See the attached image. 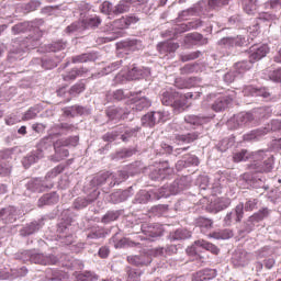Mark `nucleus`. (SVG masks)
Masks as SVG:
<instances>
[{"label": "nucleus", "instance_id": "obj_26", "mask_svg": "<svg viewBox=\"0 0 281 281\" xmlns=\"http://www.w3.org/2000/svg\"><path fill=\"white\" fill-rule=\"evenodd\" d=\"M233 216H235V223H240L243 221V216H245V204H237Z\"/></svg>", "mask_w": 281, "mask_h": 281}, {"label": "nucleus", "instance_id": "obj_7", "mask_svg": "<svg viewBox=\"0 0 281 281\" xmlns=\"http://www.w3.org/2000/svg\"><path fill=\"white\" fill-rule=\"evenodd\" d=\"M203 25V22L201 20H194L189 23H182L180 25L176 26L177 34H183V32H190V30H198V27H201Z\"/></svg>", "mask_w": 281, "mask_h": 281}, {"label": "nucleus", "instance_id": "obj_32", "mask_svg": "<svg viewBox=\"0 0 281 281\" xmlns=\"http://www.w3.org/2000/svg\"><path fill=\"white\" fill-rule=\"evenodd\" d=\"M50 147H52V139L49 138V136L42 138L37 145V148L38 150H41V153H43V150H48V148Z\"/></svg>", "mask_w": 281, "mask_h": 281}, {"label": "nucleus", "instance_id": "obj_17", "mask_svg": "<svg viewBox=\"0 0 281 281\" xmlns=\"http://www.w3.org/2000/svg\"><path fill=\"white\" fill-rule=\"evenodd\" d=\"M267 216H269V209L265 207V209L259 210L254 215H251L249 217V222L250 223H260V221H265V218H267Z\"/></svg>", "mask_w": 281, "mask_h": 281}, {"label": "nucleus", "instance_id": "obj_12", "mask_svg": "<svg viewBox=\"0 0 281 281\" xmlns=\"http://www.w3.org/2000/svg\"><path fill=\"white\" fill-rule=\"evenodd\" d=\"M89 71L87 68H72L70 71H68L66 75L63 76V80L65 82H69L70 80H76L78 76H85Z\"/></svg>", "mask_w": 281, "mask_h": 281}, {"label": "nucleus", "instance_id": "obj_9", "mask_svg": "<svg viewBox=\"0 0 281 281\" xmlns=\"http://www.w3.org/2000/svg\"><path fill=\"white\" fill-rule=\"evenodd\" d=\"M32 260L33 262H35V265H56V257L54 256H45L43 254H36L32 256Z\"/></svg>", "mask_w": 281, "mask_h": 281}, {"label": "nucleus", "instance_id": "obj_27", "mask_svg": "<svg viewBox=\"0 0 281 281\" xmlns=\"http://www.w3.org/2000/svg\"><path fill=\"white\" fill-rule=\"evenodd\" d=\"M120 218V213L115 211H109L101 220L102 223H113V221H117Z\"/></svg>", "mask_w": 281, "mask_h": 281}, {"label": "nucleus", "instance_id": "obj_44", "mask_svg": "<svg viewBox=\"0 0 281 281\" xmlns=\"http://www.w3.org/2000/svg\"><path fill=\"white\" fill-rule=\"evenodd\" d=\"M270 80H273V82H281V68L270 74Z\"/></svg>", "mask_w": 281, "mask_h": 281}, {"label": "nucleus", "instance_id": "obj_64", "mask_svg": "<svg viewBox=\"0 0 281 281\" xmlns=\"http://www.w3.org/2000/svg\"><path fill=\"white\" fill-rule=\"evenodd\" d=\"M70 109L71 111H76V113H78L79 115H82V112L85 111V109L80 105H74Z\"/></svg>", "mask_w": 281, "mask_h": 281}, {"label": "nucleus", "instance_id": "obj_57", "mask_svg": "<svg viewBox=\"0 0 281 281\" xmlns=\"http://www.w3.org/2000/svg\"><path fill=\"white\" fill-rule=\"evenodd\" d=\"M133 135H135V131L125 132V133L121 136V139H122V142H128V139H131V137H133Z\"/></svg>", "mask_w": 281, "mask_h": 281}, {"label": "nucleus", "instance_id": "obj_30", "mask_svg": "<svg viewBox=\"0 0 281 281\" xmlns=\"http://www.w3.org/2000/svg\"><path fill=\"white\" fill-rule=\"evenodd\" d=\"M201 56V50H195L186 55H180V60L182 63H188L190 60H196V58H200Z\"/></svg>", "mask_w": 281, "mask_h": 281}, {"label": "nucleus", "instance_id": "obj_11", "mask_svg": "<svg viewBox=\"0 0 281 281\" xmlns=\"http://www.w3.org/2000/svg\"><path fill=\"white\" fill-rule=\"evenodd\" d=\"M229 104H232V99H229L228 97H220L213 103L212 109H213V111L218 113L221 111H225L227 109V106H229Z\"/></svg>", "mask_w": 281, "mask_h": 281}, {"label": "nucleus", "instance_id": "obj_61", "mask_svg": "<svg viewBox=\"0 0 281 281\" xmlns=\"http://www.w3.org/2000/svg\"><path fill=\"white\" fill-rule=\"evenodd\" d=\"M104 142H115V135L113 133H106L103 135Z\"/></svg>", "mask_w": 281, "mask_h": 281}, {"label": "nucleus", "instance_id": "obj_53", "mask_svg": "<svg viewBox=\"0 0 281 281\" xmlns=\"http://www.w3.org/2000/svg\"><path fill=\"white\" fill-rule=\"evenodd\" d=\"M181 74H192L194 71V66L187 64L184 67L180 69Z\"/></svg>", "mask_w": 281, "mask_h": 281}, {"label": "nucleus", "instance_id": "obj_13", "mask_svg": "<svg viewBox=\"0 0 281 281\" xmlns=\"http://www.w3.org/2000/svg\"><path fill=\"white\" fill-rule=\"evenodd\" d=\"M196 139H199V133L196 132L176 136L177 144H192V142H196Z\"/></svg>", "mask_w": 281, "mask_h": 281}, {"label": "nucleus", "instance_id": "obj_33", "mask_svg": "<svg viewBox=\"0 0 281 281\" xmlns=\"http://www.w3.org/2000/svg\"><path fill=\"white\" fill-rule=\"evenodd\" d=\"M251 170H256V172H271V166L269 164H266V166H262L260 164H254L250 165Z\"/></svg>", "mask_w": 281, "mask_h": 281}, {"label": "nucleus", "instance_id": "obj_48", "mask_svg": "<svg viewBox=\"0 0 281 281\" xmlns=\"http://www.w3.org/2000/svg\"><path fill=\"white\" fill-rule=\"evenodd\" d=\"M255 95L260 98H269L271 93H269V90H267V88H260V89H257V92Z\"/></svg>", "mask_w": 281, "mask_h": 281}, {"label": "nucleus", "instance_id": "obj_6", "mask_svg": "<svg viewBox=\"0 0 281 281\" xmlns=\"http://www.w3.org/2000/svg\"><path fill=\"white\" fill-rule=\"evenodd\" d=\"M55 155L53 156V161H63L69 157V149L65 148L63 142L56 140L54 144Z\"/></svg>", "mask_w": 281, "mask_h": 281}, {"label": "nucleus", "instance_id": "obj_21", "mask_svg": "<svg viewBox=\"0 0 281 281\" xmlns=\"http://www.w3.org/2000/svg\"><path fill=\"white\" fill-rule=\"evenodd\" d=\"M102 21L98 16H90L82 20V25L83 27H86V30H89L91 27H98V25H100Z\"/></svg>", "mask_w": 281, "mask_h": 281}, {"label": "nucleus", "instance_id": "obj_23", "mask_svg": "<svg viewBox=\"0 0 281 281\" xmlns=\"http://www.w3.org/2000/svg\"><path fill=\"white\" fill-rule=\"evenodd\" d=\"M244 10L246 14H255L256 10H258V0H246Z\"/></svg>", "mask_w": 281, "mask_h": 281}, {"label": "nucleus", "instance_id": "obj_37", "mask_svg": "<svg viewBox=\"0 0 281 281\" xmlns=\"http://www.w3.org/2000/svg\"><path fill=\"white\" fill-rule=\"evenodd\" d=\"M127 260L128 262L135 265L136 267L146 265V262H144V256L127 257Z\"/></svg>", "mask_w": 281, "mask_h": 281}, {"label": "nucleus", "instance_id": "obj_47", "mask_svg": "<svg viewBox=\"0 0 281 281\" xmlns=\"http://www.w3.org/2000/svg\"><path fill=\"white\" fill-rule=\"evenodd\" d=\"M245 45V38L241 36L233 37V47H243Z\"/></svg>", "mask_w": 281, "mask_h": 281}, {"label": "nucleus", "instance_id": "obj_24", "mask_svg": "<svg viewBox=\"0 0 281 281\" xmlns=\"http://www.w3.org/2000/svg\"><path fill=\"white\" fill-rule=\"evenodd\" d=\"M247 159H249V151H247V149H241L233 155V161H235V164L247 161Z\"/></svg>", "mask_w": 281, "mask_h": 281}, {"label": "nucleus", "instance_id": "obj_19", "mask_svg": "<svg viewBox=\"0 0 281 281\" xmlns=\"http://www.w3.org/2000/svg\"><path fill=\"white\" fill-rule=\"evenodd\" d=\"M40 205H52V203H58V195L56 193L44 194L40 201Z\"/></svg>", "mask_w": 281, "mask_h": 281}, {"label": "nucleus", "instance_id": "obj_10", "mask_svg": "<svg viewBox=\"0 0 281 281\" xmlns=\"http://www.w3.org/2000/svg\"><path fill=\"white\" fill-rule=\"evenodd\" d=\"M159 54H172L179 49V44L175 42H162L157 45Z\"/></svg>", "mask_w": 281, "mask_h": 281}, {"label": "nucleus", "instance_id": "obj_28", "mask_svg": "<svg viewBox=\"0 0 281 281\" xmlns=\"http://www.w3.org/2000/svg\"><path fill=\"white\" fill-rule=\"evenodd\" d=\"M86 89V86L83 82H77L69 89L70 95H80Z\"/></svg>", "mask_w": 281, "mask_h": 281}, {"label": "nucleus", "instance_id": "obj_49", "mask_svg": "<svg viewBox=\"0 0 281 281\" xmlns=\"http://www.w3.org/2000/svg\"><path fill=\"white\" fill-rule=\"evenodd\" d=\"M270 131H281V121L280 120H272L270 123Z\"/></svg>", "mask_w": 281, "mask_h": 281}, {"label": "nucleus", "instance_id": "obj_45", "mask_svg": "<svg viewBox=\"0 0 281 281\" xmlns=\"http://www.w3.org/2000/svg\"><path fill=\"white\" fill-rule=\"evenodd\" d=\"M258 19H260L261 21H273L276 19V15L269 12H261L259 13Z\"/></svg>", "mask_w": 281, "mask_h": 281}, {"label": "nucleus", "instance_id": "obj_39", "mask_svg": "<svg viewBox=\"0 0 281 281\" xmlns=\"http://www.w3.org/2000/svg\"><path fill=\"white\" fill-rule=\"evenodd\" d=\"M114 27H117V30H128V24L126 22V18L123 16L119 20H115Z\"/></svg>", "mask_w": 281, "mask_h": 281}, {"label": "nucleus", "instance_id": "obj_58", "mask_svg": "<svg viewBox=\"0 0 281 281\" xmlns=\"http://www.w3.org/2000/svg\"><path fill=\"white\" fill-rule=\"evenodd\" d=\"M109 254H110V250H109V248H106V247H101V248L99 249V256H100V258H108V257H109Z\"/></svg>", "mask_w": 281, "mask_h": 281}, {"label": "nucleus", "instance_id": "obj_16", "mask_svg": "<svg viewBox=\"0 0 281 281\" xmlns=\"http://www.w3.org/2000/svg\"><path fill=\"white\" fill-rule=\"evenodd\" d=\"M186 41H191L195 45H207V38L203 37L201 33H190L186 36Z\"/></svg>", "mask_w": 281, "mask_h": 281}, {"label": "nucleus", "instance_id": "obj_55", "mask_svg": "<svg viewBox=\"0 0 281 281\" xmlns=\"http://www.w3.org/2000/svg\"><path fill=\"white\" fill-rule=\"evenodd\" d=\"M266 8L270 7L271 10H273V8H277V5H281V0H270L268 2H266Z\"/></svg>", "mask_w": 281, "mask_h": 281}, {"label": "nucleus", "instance_id": "obj_36", "mask_svg": "<svg viewBox=\"0 0 281 281\" xmlns=\"http://www.w3.org/2000/svg\"><path fill=\"white\" fill-rule=\"evenodd\" d=\"M196 225L198 227H204L205 229H210V227H212L213 222L212 220H207L205 217H200L196 221Z\"/></svg>", "mask_w": 281, "mask_h": 281}, {"label": "nucleus", "instance_id": "obj_3", "mask_svg": "<svg viewBox=\"0 0 281 281\" xmlns=\"http://www.w3.org/2000/svg\"><path fill=\"white\" fill-rule=\"evenodd\" d=\"M196 247H202V249H205L206 251H211V254H214V256H218V254H221V249H218V247L203 239L196 240L194 243V246L189 247L187 249V254H189L190 256H196Z\"/></svg>", "mask_w": 281, "mask_h": 281}, {"label": "nucleus", "instance_id": "obj_42", "mask_svg": "<svg viewBox=\"0 0 281 281\" xmlns=\"http://www.w3.org/2000/svg\"><path fill=\"white\" fill-rule=\"evenodd\" d=\"M257 89L256 87L254 86H246L244 89H243V93L244 95H256V92H257Z\"/></svg>", "mask_w": 281, "mask_h": 281}, {"label": "nucleus", "instance_id": "obj_51", "mask_svg": "<svg viewBox=\"0 0 281 281\" xmlns=\"http://www.w3.org/2000/svg\"><path fill=\"white\" fill-rule=\"evenodd\" d=\"M142 277V272H136L131 270L128 274V281H139V278Z\"/></svg>", "mask_w": 281, "mask_h": 281}, {"label": "nucleus", "instance_id": "obj_4", "mask_svg": "<svg viewBox=\"0 0 281 281\" xmlns=\"http://www.w3.org/2000/svg\"><path fill=\"white\" fill-rule=\"evenodd\" d=\"M270 48L269 45L262 44V45H252L249 48V60L250 63H258V60H262L267 54H269Z\"/></svg>", "mask_w": 281, "mask_h": 281}, {"label": "nucleus", "instance_id": "obj_2", "mask_svg": "<svg viewBox=\"0 0 281 281\" xmlns=\"http://www.w3.org/2000/svg\"><path fill=\"white\" fill-rule=\"evenodd\" d=\"M168 113L166 112H149L142 117L143 126H149L153 128L155 124H159V122H167Z\"/></svg>", "mask_w": 281, "mask_h": 281}, {"label": "nucleus", "instance_id": "obj_62", "mask_svg": "<svg viewBox=\"0 0 281 281\" xmlns=\"http://www.w3.org/2000/svg\"><path fill=\"white\" fill-rule=\"evenodd\" d=\"M232 218H235L234 213H227V215L224 218L225 225H232Z\"/></svg>", "mask_w": 281, "mask_h": 281}, {"label": "nucleus", "instance_id": "obj_60", "mask_svg": "<svg viewBox=\"0 0 281 281\" xmlns=\"http://www.w3.org/2000/svg\"><path fill=\"white\" fill-rule=\"evenodd\" d=\"M114 100H124V91L123 90H116L114 92Z\"/></svg>", "mask_w": 281, "mask_h": 281}, {"label": "nucleus", "instance_id": "obj_34", "mask_svg": "<svg viewBox=\"0 0 281 281\" xmlns=\"http://www.w3.org/2000/svg\"><path fill=\"white\" fill-rule=\"evenodd\" d=\"M136 201L138 203H148V201H150V193L148 191H140L136 195Z\"/></svg>", "mask_w": 281, "mask_h": 281}, {"label": "nucleus", "instance_id": "obj_15", "mask_svg": "<svg viewBox=\"0 0 281 281\" xmlns=\"http://www.w3.org/2000/svg\"><path fill=\"white\" fill-rule=\"evenodd\" d=\"M210 117L207 116H195V115H188L184 117L187 124H191L192 126H201L207 122Z\"/></svg>", "mask_w": 281, "mask_h": 281}, {"label": "nucleus", "instance_id": "obj_35", "mask_svg": "<svg viewBox=\"0 0 281 281\" xmlns=\"http://www.w3.org/2000/svg\"><path fill=\"white\" fill-rule=\"evenodd\" d=\"M88 60H91L90 54H81L71 58V63L74 64L88 63Z\"/></svg>", "mask_w": 281, "mask_h": 281}, {"label": "nucleus", "instance_id": "obj_29", "mask_svg": "<svg viewBox=\"0 0 281 281\" xmlns=\"http://www.w3.org/2000/svg\"><path fill=\"white\" fill-rule=\"evenodd\" d=\"M57 140L61 142V144L66 147L67 146L76 147L78 146V142H80V138L78 136H70L68 138H60Z\"/></svg>", "mask_w": 281, "mask_h": 281}, {"label": "nucleus", "instance_id": "obj_25", "mask_svg": "<svg viewBox=\"0 0 281 281\" xmlns=\"http://www.w3.org/2000/svg\"><path fill=\"white\" fill-rule=\"evenodd\" d=\"M192 236L188 229H177L172 235L171 238L173 240H186V238H190Z\"/></svg>", "mask_w": 281, "mask_h": 281}, {"label": "nucleus", "instance_id": "obj_52", "mask_svg": "<svg viewBox=\"0 0 281 281\" xmlns=\"http://www.w3.org/2000/svg\"><path fill=\"white\" fill-rule=\"evenodd\" d=\"M32 128L35 133H43V131H45L46 126L43 123H35L32 125Z\"/></svg>", "mask_w": 281, "mask_h": 281}, {"label": "nucleus", "instance_id": "obj_59", "mask_svg": "<svg viewBox=\"0 0 281 281\" xmlns=\"http://www.w3.org/2000/svg\"><path fill=\"white\" fill-rule=\"evenodd\" d=\"M186 100H194V94L192 92H188L184 95L181 94V102H184Z\"/></svg>", "mask_w": 281, "mask_h": 281}, {"label": "nucleus", "instance_id": "obj_22", "mask_svg": "<svg viewBox=\"0 0 281 281\" xmlns=\"http://www.w3.org/2000/svg\"><path fill=\"white\" fill-rule=\"evenodd\" d=\"M100 277L92 271H85L77 276L78 281H98Z\"/></svg>", "mask_w": 281, "mask_h": 281}, {"label": "nucleus", "instance_id": "obj_31", "mask_svg": "<svg viewBox=\"0 0 281 281\" xmlns=\"http://www.w3.org/2000/svg\"><path fill=\"white\" fill-rule=\"evenodd\" d=\"M130 8L128 3L121 1L114 7L113 14H124V12H128Z\"/></svg>", "mask_w": 281, "mask_h": 281}, {"label": "nucleus", "instance_id": "obj_20", "mask_svg": "<svg viewBox=\"0 0 281 281\" xmlns=\"http://www.w3.org/2000/svg\"><path fill=\"white\" fill-rule=\"evenodd\" d=\"M254 67V64L251 63V59L238 61L235 64V69L237 74H245V71H249Z\"/></svg>", "mask_w": 281, "mask_h": 281}, {"label": "nucleus", "instance_id": "obj_14", "mask_svg": "<svg viewBox=\"0 0 281 281\" xmlns=\"http://www.w3.org/2000/svg\"><path fill=\"white\" fill-rule=\"evenodd\" d=\"M238 126H247L254 122V114L250 112L239 113L235 116Z\"/></svg>", "mask_w": 281, "mask_h": 281}, {"label": "nucleus", "instance_id": "obj_40", "mask_svg": "<svg viewBox=\"0 0 281 281\" xmlns=\"http://www.w3.org/2000/svg\"><path fill=\"white\" fill-rule=\"evenodd\" d=\"M113 4L109 1H104L101 7V12L103 14H113Z\"/></svg>", "mask_w": 281, "mask_h": 281}, {"label": "nucleus", "instance_id": "obj_56", "mask_svg": "<svg viewBox=\"0 0 281 281\" xmlns=\"http://www.w3.org/2000/svg\"><path fill=\"white\" fill-rule=\"evenodd\" d=\"M133 135H135V131L125 132V133L121 136V139H122V142H128V139H131V137H133Z\"/></svg>", "mask_w": 281, "mask_h": 281}, {"label": "nucleus", "instance_id": "obj_63", "mask_svg": "<svg viewBox=\"0 0 281 281\" xmlns=\"http://www.w3.org/2000/svg\"><path fill=\"white\" fill-rule=\"evenodd\" d=\"M40 5H41V2H40V1H36V0L31 1V2L29 3V8H30V10H32V11L36 10V8H38Z\"/></svg>", "mask_w": 281, "mask_h": 281}, {"label": "nucleus", "instance_id": "obj_50", "mask_svg": "<svg viewBox=\"0 0 281 281\" xmlns=\"http://www.w3.org/2000/svg\"><path fill=\"white\" fill-rule=\"evenodd\" d=\"M221 45H226V47H234V37H224L220 41Z\"/></svg>", "mask_w": 281, "mask_h": 281}, {"label": "nucleus", "instance_id": "obj_46", "mask_svg": "<svg viewBox=\"0 0 281 281\" xmlns=\"http://www.w3.org/2000/svg\"><path fill=\"white\" fill-rule=\"evenodd\" d=\"M125 21L127 23V27H131V25H135V23H139V18L136 15H128L125 18Z\"/></svg>", "mask_w": 281, "mask_h": 281}, {"label": "nucleus", "instance_id": "obj_54", "mask_svg": "<svg viewBox=\"0 0 281 281\" xmlns=\"http://www.w3.org/2000/svg\"><path fill=\"white\" fill-rule=\"evenodd\" d=\"M19 122L21 121L14 116H9L8 119H5L7 126H14V124H19Z\"/></svg>", "mask_w": 281, "mask_h": 281}, {"label": "nucleus", "instance_id": "obj_43", "mask_svg": "<svg viewBox=\"0 0 281 281\" xmlns=\"http://www.w3.org/2000/svg\"><path fill=\"white\" fill-rule=\"evenodd\" d=\"M108 115L111 117V120H120V117H122V114H120V109L117 108L108 111Z\"/></svg>", "mask_w": 281, "mask_h": 281}, {"label": "nucleus", "instance_id": "obj_1", "mask_svg": "<svg viewBox=\"0 0 281 281\" xmlns=\"http://www.w3.org/2000/svg\"><path fill=\"white\" fill-rule=\"evenodd\" d=\"M161 102L165 106H172L176 113L186 111V102L181 101V94L177 91H165L161 97Z\"/></svg>", "mask_w": 281, "mask_h": 281}, {"label": "nucleus", "instance_id": "obj_41", "mask_svg": "<svg viewBox=\"0 0 281 281\" xmlns=\"http://www.w3.org/2000/svg\"><path fill=\"white\" fill-rule=\"evenodd\" d=\"M36 113L33 109L26 111L22 116V122H30V120H36Z\"/></svg>", "mask_w": 281, "mask_h": 281}, {"label": "nucleus", "instance_id": "obj_8", "mask_svg": "<svg viewBox=\"0 0 281 281\" xmlns=\"http://www.w3.org/2000/svg\"><path fill=\"white\" fill-rule=\"evenodd\" d=\"M132 102L136 104V111H144V109H148L150 106V100L146 97H142V92H138L132 98Z\"/></svg>", "mask_w": 281, "mask_h": 281}, {"label": "nucleus", "instance_id": "obj_18", "mask_svg": "<svg viewBox=\"0 0 281 281\" xmlns=\"http://www.w3.org/2000/svg\"><path fill=\"white\" fill-rule=\"evenodd\" d=\"M29 190H32V192H45V187L43 184V180L36 178L34 180H31L27 183Z\"/></svg>", "mask_w": 281, "mask_h": 281}, {"label": "nucleus", "instance_id": "obj_5", "mask_svg": "<svg viewBox=\"0 0 281 281\" xmlns=\"http://www.w3.org/2000/svg\"><path fill=\"white\" fill-rule=\"evenodd\" d=\"M142 232L147 238H158L164 234V227L160 224H143Z\"/></svg>", "mask_w": 281, "mask_h": 281}, {"label": "nucleus", "instance_id": "obj_38", "mask_svg": "<svg viewBox=\"0 0 281 281\" xmlns=\"http://www.w3.org/2000/svg\"><path fill=\"white\" fill-rule=\"evenodd\" d=\"M257 205H258L257 199L248 200L244 205V210H245V212H254V210H256Z\"/></svg>", "mask_w": 281, "mask_h": 281}]
</instances>
